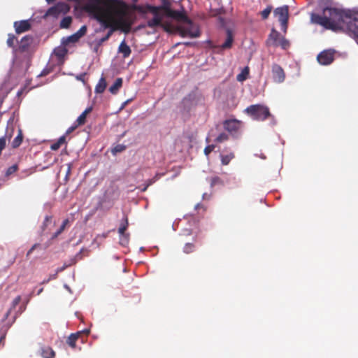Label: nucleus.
<instances>
[{"label":"nucleus","instance_id":"obj_1","mask_svg":"<svg viewBox=\"0 0 358 358\" xmlns=\"http://www.w3.org/2000/svg\"><path fill=\"white\" fill-rule=\"evenodd\" d=\"M89 8L94 18L103 29H109L106 37L110 38L117 30L129 34L134 24L129 16V6L123 0H95Z\"/></svg>","mask_w":358,"mask_h":358},{"label":"nucleus","instance_id":"obj_2","mask_svg":"<svg viewBox=\"0 0 358 358\" xmlns=\"http://www.w3.org/2000/svg\"><path fill=\"white\" fill-rule=\"evenodd\" d=\"M310 20L325 29L343 31L358 42V10L327 7L322 15L312 13Z\"/></svg>","mask_w":358,"mask_h":358},{"label":"nucleus","instance_id":"obj_3","mask_svg":"<svg viewBox=\"0 0 358 358\" xmlns=\"http://www.w3.org/2000/svg\"><path fill=\"white\" fill-rule=\"evenodd\" d=\"M245 113L257 121H264L271 116L269 108L264 105H250L245 109Z\"/></svg>","mask_w":358,"mask_h":358},{"label":"nucleus","instance_id":"obj_4","mask_svg":"<svg viewBox=\"0 0 358 358\" xmlns=\"http://www.w3.org/2000/svg\"><path fill=\"white\" fill-rule=\"evenodd\" d=\"M162 5L159 6H155L149 4L145 6L134 5L133 9L138 11L141 14H145L148 12L151 13H156L157 11H164V14L166 15L171 10V3L169 0H161Z\"/></svg>","mask_w":358,"mask_h":358},{"label":"nucleus","instance_id":"obj_5","mask_svg":"<svg viewBox=\"0 0 358 358\" xmlns=\"http://www.w3.org/2000/svg\"><path fill=\"white\" fill-rule=\"evenodd\" d=\"M177 32L182 37L197 38L201 35L198 25L188 18L183 24L177 27Z\"/></svg>","mask_w":358,"mask_h":358},{"label":"nucleus","instance_id":"obj_6","mask_svg":"<svg viewBox=\"0 0 358 358\" xmlns=\"http://www.w3.org/2000/svg\"><path fill=\"white\" fill-rule=\"evenodd\" d=\"M274 15L278 17L280 22L281 29L286 32L287 29V22L289 17V8L287 6L278 7L274 10Z\"/></svg>","mask_w":358,"mask_h":358},{"label":"nucleus","instance_id":"obj_7","mask_svg":"<svg viewBox=\"0 0 358 358\" xmlns=\"http://www.w3.org/2000/svg\"><path fill=\"white\" fill-rule=\"evenodd\" d=\"M269 41H271V45L274 47L280 46L283 50H287L290 45L289 41L274 29L272 30L269 35Z\"/></svg>","mask_w":358,"mask_h":358},{"label":"nucleus","instance_id":"obj_8","mask_svg":"<svg viewBox=\"0 0 358 358\" xmlns=\"http://www.w3.org/2000/svg\"><path fill=\"white\" fill-rule=\"evenodd\" d=\"M334 52L330 50L321 52L317 57L318 62L322 65H329L334 59Z\"/></svg>","mask_w":358,"mask_h":358},{"label":"nucleus","instance_id":"obj_9","mask_svg":"<svg viewBox=\"0 0 358 358\" xmlns=\"http://www.w3.org/2000/svg\"><path fill=\"white\" fill-rule=\"evenodd\" d=\"M272 77L274 82L280 83L285 79V73L283 69L278 64L272 65Z\"/></svg>","mask_w":358,"mask_h":358},{"label":"nucleus","instance_id":"obj_10","mask_svg":"<svg viewBox=\"0 0 358 358\" xmlns=\"http://www.w3.org/2000/svg\"><path fill=\"white\" fill-rule=\"evenodd\" d=\"M20 301H21V296H16L13 300L10 309L7 311V313H6V315L4 316V318L3 320V321L7 320V323H6L7 329L11 326V324L15 322V318H16V315L13 316L11 318H8L9 315L10 314L12 309L15 308L16 306L20 303Z\"/></svg>","mask_w":358,"mask_h":358},{"label":"nucleus","instance_id":"obj_11","mask_svg":"<svg viewBox=\"0 0 358 358\" xmlns=\"http://www.w3.org/2000/svg\"><path fill=\"white\" fill-rule=\"evenodd\" d=\"M128 218L127 216L124 217L123 220L122 221L120 226L118 229V233L122 236L120 238V243L122 245H125L129 241V234H125V231L128 227Z\"/></svg>","mask_w":358,"mask_h":358},{"label":"nucleus","instance_id":"obj_12","mask_svg":"<svg viewBox=\"0 0 358 358\" xmlns=\"http://www.w3.org/2000/svg\"><path fill=\"white\" fill-rule=\"evenodd\" d=\"M241 122L237 120H227L223 122V126L225 130L229 132H236L240 127Z\"/></svg>","mask_w":358,"mask_h":358},{"label":"nucleus","instance_id":"obj_13","mask_svg":"<svg viewBox=\"0 0 358 358\" xmlns=\"http://www.w3.org/2000/svg\"><path fill=\"white\" fill-rule=\"evenodd\" d=\"M66 6L64 3H58L55 6L50 8L46 13V16H52L54 17H57L66 8Z\"/></svg>","mask_w":358,"mask_h":358},{"label":"nucleus","instance_id":"obj_14","mask_svg":"<svg viewBox=\"0 0 358 358\" xmlns=\"http://www.w3.org/2000/svg\"><path fill=\"white\" fill-rule=\"evenodd\" d=\"M152 14L154 15V17L147 22V26L150 28H155L157 27L163 26L162 22L163 16L162 14L158 11L156 13Z\"/></svg>","mask_w":358,"mask_h":358},{"label":"nucleus","instance_id":"obj_15","mask_svg":"<svg viewBox=\"0 0 358 358\" xmlns=\"http://www.w3.org/2000/svg\"><path fill=\"white\" fill-rule=\"evenodd\" d=\"M14 27L17 34H21L30 29L31 24L28 20L15 22Z\"/></svg>","mask_w":358,"mask_h":358},{"label":"nucleus","instance_id":"obj_16","mask_svg":"<svg viewBox=\"0 0 358 358\" xmlns=\"http://www.w3.org/2000/svg\"><path fill=\"white\" fill-rule=\"evenodd\" d=\"M86 32L87 27L85 25L82 26L78 31L67 38V43H76L78 41L79 39L86 34Z\"/></svg>","mask_w":358,"mask_h":358},{"label":"nucleus","instance_id":"obj_17","mask_svg":"<svg viewBox=\"0 0 358 358\" xmlns=\"http://www.w3.org/2000/svg\"><path fill=\"white\" fill-rule=\"evenodd\" d=\"M166 15L167 17L177 20L178 21H180L182 23H184L189 18L185 13L172 9Z\"/></svg>","mask_w":358,"mask_h":358},{"label":"nucleus","instance_id":"obj_18","mask_svg":"<svg viewBox=\"0 0 358 358\" xmlns=\"http://www.w3.org/2000/svg\"><path fill=\"white\" fill-rule=\"evenodd\" d=\"M118 52L122 55L124 58H127L131 53V50L130 47L127 44L125 40H123L119 47H118Z\"/></svg>","mask_w":358,"mask_h":358},{"label":"nucleus","instance_id":"obj_19","mask_svg":"<svg viewBox=\"0 0 358 358\" xmlns=\"http://www.w3.org/2000/svg\"><path fill=\"white\" fill-rule=\"evenodd\" d=\"M93 110V108L92 106H90L88 108H87L80 115V116L77 118L76 120V124L78 126H80V125H83L85 124V122H86V117H87V115L90 113Z\"/></svg>","mask_w":358,"mask_h":358},{"label":"nucleus","instance_id":"obj_20","mask_svg":"<svg viewBox=\"0 0 358 358\" xmlns=\"http://www.w3.org/2000/svg\"><path fill=\"white\" fill-rule=\"evenodd\" d=\"M234 41L233 34L231 30L228 29L227 31V38L225 42L221 45L222 49H229L232 46V43Z\"/></svg>","mask_w":358,"mask_h":358},{"label":"nucleus","instance_id":"obj_21","mask_svg":"<svg viewBox=\"0 0 358 358\" xmlns=\"http://www.w3.org/2000/svg\"><path fill=\"white\" fill-rule=\"evenodd\" d=\"M122 85V79L118 78L115 80V83L110 87L109 91L111 94H115Z\"/></svg>","mask_w":358,"mask_h":358},{"label":"nucleus","instance_id":"obj_22","mask_svg":"<svg viewBox=\"0 0 358 358\" xmlns=\"http://www.w3.org/2000/svg\"><path fill=\"white\" fill-rule=\"evenodd\" d=\"M31 37L29 36H24L21 41H20V49L22 50V51H24L26 50L28 47L29 46L31 42Z\"/></svg>","mask_w":358,"mask_h":358},{"label":"nucleus","instance_id":"obj_23","mask_svg":"<svg viewBox=\"0 0 358 358\" xmlns=\"http://www.w3.org/2000/svg\"><path fill=\"white\" fill-rule=\"evenodd\" d=\"M106 87V82L104 78H100L99 83L95 87V92L96 94L103 93Z\"/></svg>","mask_w":358,"mask_h":358},{"label":"nucleus","instance_id":"obj_24","mask_svg":"<svg viewBox=\"0 0 358 358\" xmlns=\"http://www.w3.org/2000/svg\"><path fill=\"white\" fill-rule=\"evenodd\" d=\"M80 255V252L77 254L76 256L71 257L69 261L68 262H65L64 264V265L62 266V268H59L58 269V271H64L65 268H66L67 267L69 266H71L72 265H74L76 264L77 261H78V257Z\"/></svg>","mask_w":358,"mask_h":358},{"label":"nucleus","instance_id":"obj_25","mask_svg":"<svg viewBox=\"0 0 358 358\" xmlns=\"http://www.w3.org/2000/svg\"><path fill=\"white\" fill-rule=\"evenodd\" d=\"M22 139H23L22 132V130L20 129H19L18 134H17V136L14 138V140L12 142V147L13 148H18L21 145V143L22 142Z\"/></svg>","mask_w":358,"mask_h":358},{"label":"nucleus","instance_id":"obj_26","mask_svg":"<svg viewBox=\"0 0 358 358\" xmlns=\"http://www.w3.org/2000/svg\"><path fill=\"white\" fill-rule=\"evenodd\" d=\"M248 75H249V68L248 66H246L242 70L241 73H239L237 76L236 79L239 82H243L248 78Z\"/></svg>","mask_w":358,"mask_h":358},{"label":"nucleus","instance_id":"obj_27","mask_svg":"<svg viewBox=\"0 0 358 358\" xmlns=\"http://www.w3.org/2000/svg\"><path fill=\"white\" fill-rule=\"evenodd\" d=\"M234 154L233 152L226 155H221V162L222 165H228L231 160L234 158Z\"/></svg>","mask_w":358,"mask_h":358},{"label":"nucleus","instance_id":"obj_28","mask_svg":"<svg viewBox=\"0 0 358 358\" xmlns=\"http://www.w3.org/2000/svg\"><path fill=\"white\" fill-rule=\"evenodd\" d=\"M72 22V18L70 16L64 17L61 22H60V27L61 28H69Z\"/></svg>","mask_w":358,"mask_h":358},{"label":"nucleus","instance_id":"obj_29","mask_svg":"<svg viewBox=\"0 0 358 358\" xmlns=\"http://www.w3.org/2000/svg\"><path fill=\"white\" fill-rule=\"evenodd\" d=\"M17 38L15 35L9 34L7 39V45L10 48L15 47V43L17 42Z\"/></svg>","mask_w":358,"mask_h":358},{"label":"nucleus","instance_id":"obj_30","mask_svg":"<svg viewBox=\"0 0 358 358\" xmlns=\"http://www.w3.org/2000/svg\"><path fill=\"white\" fill-rule=\"evenodd\" d=\"M195 245L193 243H187L185 245L183 251L186 254L192 253L194 251Z\"/></svg>","mask_w":358,"mask_h":358},{"label":"nucleus","instance_id":"obj_31","mask_svg":"<svg viewBox=\"0 0 358 358\" xmlns=\"http://www.w3.org/2000/svg\"><path fill=\"white\" fill-rule=\"evenodd\" d=\"M69 223V220L66 219L63 221L62 224L60 226L59 229L55 232V234L53 236V238L57 237L60 234L62 233V231L64 230L66 226Z\"/></svg>","mask_w":358,"mask_h":358},{"label":"nucleus","instance_id":"obj_32","mask_svg":"<svg viewBox=\"0 0 358 358\" xmlns=\"http://www.w3.org/2000/svg\"><path fill=\"white\" fill-rule=\"evenodd\" d=\"M108 39H109V38H107V37H106V36H103V37H102V38H99V39H96V40L95 41V48H94L95 51L96 52V51L98 50L100 46H101V45H102V44H103L104 42L107 41Z\"/></svg>","mask_w":358,"mask_h":358},{"label":"nucleus","instance_id":"obj_33","mask_svg":"<svg viewBox=\"0 0 358 358\" xmlns=\"http://www.w3.org/2000/svg\"><path fill=\"white\" fill-rule=\"evenodd\" d=\"M125 149L126 146L124 145L118 144L112 149V152L113 154L115 155L117 153L123 152Z\"/></svg>","mask_w":358,"mask_h":358},{"label":"nucleus","instance_id":"obj_34","mask_svg":"<svg viewBox=\"0 0 358 358\" xmlns=\"http://www.w3.org/2000/svg\"><path fill=\"white\" fill-rule=\"evenodd\" d=\"M272 10L271 6H267L264 10L261 12V16L263 20H266L268 17L271 12Z\"/></svg>","mask_w":358,"mask_h":358},{"label":"nucleus","instance_id":"obj_35","mask_svg":"<svg viewBox=\"0 0 358 358\" xmlns=\"http://www.w3.org/2000/svg\"><path fill=\"white\" fill-rule=\"evenodd\" d=\"M229 138V136L227 134L222 132L216 138L215 141L217 143H222L225 141H227Z\"/></svg>","mask_w":358,"mask_h":358},{"label":"nucleus","instance_id":"obj_36","mask_svg":"<svg viewBox=\"0 0 358 358\" xmlns=\"http://www.w3.org/2000/svg\"><path fill=\"white\" fill-rule=\"evenodd\" d=\"M159 179V175L157 174L154 178H151V179H149L148 181H147V185H145V187L143 189V191L145 192L147 188L152 185L154 182H155L157 180Z\"/></svg>","mask_w":358,"mask_h":358},{"label":"nucleus","instance_id":"obj_37","mask_svg":"<svg viewBox=\"0 0 358 358\" xmlns=\"http://www.w3.org/2000/svg\"><path fill=\"white\" fill-rule=\"evenodd\" d=\"M17 170V166L16 164L15 165H13L10 167H8L6 171V175L7 176L14 173L15 172H16Z\"/></svg>","mask_w":358,"mask_h":358},{"label":"nucleus","instance_id":"obj_38","mask_svg":"<svg viewBox=\"0 0 358 358\" xmlns=\"http://www.w3.org/2000/svg\"><path fill=\"white\" fill-rule=\"evenodd\" d=\"M223 182L219 177H213L211 179V185H222Z\"/></svg>","mask_w":358,"mask_h":358},{"label":"nucleus","instance_id":"obj_39","mask_svg":"<svg viewBox=\"0 0 358 358\" xmlns=\"http://www.w3.org/2000/svg\"><path fill=\"white\" fill-rule=\"evenodd\" d=\"M215 145H208L204 148V154L208 156L209 154L215 149Z\"/></svg>","mask_w":358,"mask_h":358},{"label":"nucleus","instance_id":"obj_40","mask_svg":"<svg viewBox=\"0 0 358 358\" xmlns=\"http://www.w3.org/2000/svg\"><path fill=\"white\" fill-rule=\"evenodd\" d=\"M195 210L198 211V213L203 214L206 211V208L203 206V205L198 203L195 206Z\"/></svg>","mask_w":358,"mask_h":358},{"label":"nucleus","instance_id":"obj_41","mask_svg":"<svg viewBox=\"0 0 358 358\" xmlns=\"http://www.w3.org/2000/svg\"><path fill=\"white\" fill-rule=\"evenodd\" d=\"M6 141L5 137L0 138V155H1L2 150L5 148Z\"/></svg>","mask_w":358,"mask_h":358},{"label":"nucleus","instance_id":"obj_42","mask_svg":"<svg viewBox=\"0 0 358 358\" xmlns=\"http://www.w3.org/2000/svg\"><path fill=\"white\" fill-rule=\"evenodd\" d=\"M52 216H48V215L45 216L43 224V227H46L48 226V223H50L52 221Z\"/></svg>","mask_w":358,"mask_h":358},{"label":"nucleus","instance_id":"obj_43","mask_svg":"<svg viewBox=\"0 0 358 358\" xmlns=\"http://www.w3.org/2000/svg\"><path fill=\"white\" fill-rule=\"evenodd\" d=\"M59 143L60 142L57 141V142L52 143L50 146L51 150H57L62 145Z\"/></svg>","mask_w":358,"mask_h":358},{"label":"nucleus","instance_id":"obj_44","mask_svg":"<svg viewBox=\"0 0 358 358\" xmlns=\"http://www.w3.org/2000/svg\"><path fill=\"white\" fill-rule=\"evenodd\" d=\"M71 171V164H67V171H66V177H65L66 180H67L69 178V177L70 176Z\"/></svg>","mask_w":358,"mask_h":358},{"label":"nucleus","instance_id":"obj_45","mask_svg":"<svg viewBox=\"0 0 358 358\" xmlns=\"http://www.w3.org/2000/svg\"><path fill=\"white\" fill-rule=\"evenodd\" d=\"M39 246V244L38 243H36L34 244L29 250V251L27 252V257H28L31 253L32 252L38 247Z\"/></svg>","mask_w":358,"mask_h":358},{"label":"nucleus","instance_id":"obj_46","mask_svg":"<svg viewBox=\"0 0 358 358\" xmlns=\"http://www.w3.org/2000/svg\"><path fill=\"white\" fill-rule=\"evenodd\" d=\"M58 141V142H60L59 143H60L61 145H62V144L65 143H66V136H65V135H64V136H61V137L58 139V141Z\"/></svg>","mask_w":358,"mask_h":358},{"label":"nucleus","instance_id":"obj_47","mask_svg":"<svg viewBox=\"0 0 358 358\" xmlns=\"http://www.w3.org/2000/svg\"><path fill=\"white\" fill-rule=\"evenodd\" d=\"M78 127V125L76 124L75 127H71L70 128L68 129V130L66 131V134H69L71 132H72L76 127Z\"/></svg>","mask_w":358,"mask_h":358},{"label":"nucleus","instance_id":"obj_48","mask_svg":"<svg viewBox=\"0 0 358 358\" xmlns=\"http://www.w3.org/2000/svg\"><path fill=\"white\" fill-rule=\"evenodd\" d=\"M14 129L11 128V133L8 134V129H7L6 136L8 137V138H10L12 137V133L13 132Z\"/></svg>","mask_w":358,"mask_h":358},{"label":"nucleus","instance_id":"obj_49","mask_svg":"<svg viewBox=\"0 0 358 358\" xmlns=\"http://www.w3.org/2000/svg\"><path fill=\"white\" fill-rule=\"evenodd\" d=\"M69 336H80V331H77L76 333H71L69 334Z\"/></svg>","mask_w":358,"mask_h":358},{"label":"nucleus","instance_id":"obj_50","mask_svg":"<svg viewBox=\"0 0 358 358\" xmlns=\"http://www.w3.org/2000/svg\"><path fill=\"white\" fill-rule=\"evenodd\" d=\"M83 332L85 334H90V329H85L83 330Z\"/></svg>","mask_w":358,"mask_h":358},{"label":"nucleus","instance_id":"obj_51","mask_svg":"<svg viewBox=\"0 0 358 358\" xmlns=\"http://www.w3.org/2000/svg\"><path fill=\"white\" fill-rule=\"evenodd\" d=\"M47 73H48L47 72H45V71H43L40 76H45V75H47Z\"/></svg>","mask_w":358,"mask_h":358},{"label":"nucleus","instance_id":"obj_52","mask_svg":"<svg viewBox=\"0 0 358 358\" xmlns=\"http://www.w3.org/2000/svg\"><path fill=\"white\" fill-rule=\"evenodd\" d=\"M24 309H25V307H22V306H21V307H20V313H21L22 312H23V311L24 310Z\"/></svg>","mask_w":358,"mask_h":358},{"label":"nucleus","instance_id":"obj_53","mask_svg":"<svg viewBox=\"0 0 358 358\" xmlns=\"http://www.w3.org/2000/svg\"><path fill=\"white\" fill-rule=\"evenodd\" d=\"M164 29L166 31H169V27L167 26H164Z\"/></svg>","mask_w":358,"mask_h":358},{"label":"nucleus","instance_id":"obj_54","mask_svg":"<svg viewBox=\"0 0 358 358\" xmlns=\"http://www.w3.org/2000/svg\"><path fill=\"white\" fill-rule=\"evenodd\" d=\"M43 288L40 289L38 290V294H40L43 292Z\"/></svg>","mask_w":358,"mask_h":358},{"label":"nucleus","instance_id":"obj_55","mask_svg":"<svg viewBox=\"0 0 358 358\" xmlns=\"http://www.w3.org/2000/svg\"><path fill=\"white\" fill-rule=\"evenodd\" d=\"M48 2H52L54 1L55 0H46Z\"/></svg>","mask_w":358,"mask_h":358},{"label":"nucleus","instance_id":"obj_56","mask_svg":"<svg viewBox=\"0 0 358 358\" xmlns=\"http://www.w3.org/2000/svg\"><path fill=\"white\" fill-rule=\"evenodd\" d=\"M357 44H358V41H357Z\"/></svg>","mask_w":358,"mask_h":358}]
</instances>
